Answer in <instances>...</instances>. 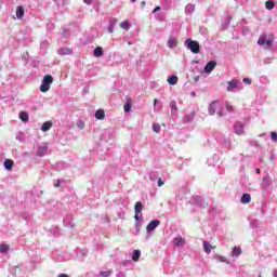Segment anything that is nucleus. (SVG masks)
I'll return each mask as SVG.
<instances>
[{"label":"nucleus","mask_w":277,"mask_h":277,"mask_svg":"<svg viewBox=\"0 0 277 277\" xmlns=\"http://www.w3.org/2000/svg\"><path fill=\"white\" fill-rule=\"evenodd\" d=\"M95 118L96 120H105V110L104 109L96 110Z\"/></svg>","instance_id":"obj_13"},{"label":"nucleus","mask_w":277,"mask_h":277,"mask_svg":"<svg viewBox=\"0 0 277 277\" xmlns=\"http://www.w3.org/2000/svg\"><path fill=\"white\" fill-rule=\"evenodd\" d=\"M107 31L108 34H114V27H108Z\"/></svg>","instance_id":"obj_40"},{"label":"nucleus","mask_w":277,"mask_h":277,"mask_svg":"<svg viewBox=\"0 0 277 277\" xmlns=\"http://www.w3.org/2000/svg\"><path fill=\"white\" fill-rule=\"evenodd\" d=\"M259 277H261V273L259 274Z\"/></svg>","instance_id":"obj_50"},{"label":"nucleus","mask_w":277,"mask_h":277,"mask_svg":"<svg viewBox=\"0 0 277 277\" xmlns=\"http://www.w3.org/2000/svg\"><path fill=\"white\" fill-rule=\"evenodd\" d=\"M168 83L170 85H176L179 83V77L176 76H170L168 79H167Z\"/></svg>","instance_id":"obj_15"},{"label":"nucleus","mask_w":277,"mask_h":277,"mask_svg":"<svg viewBox=\"0 0 277 277\" xmlns=\"http://www.w3.org/2000/svg\"><path fill=\"white\" fill-rule=\"evenodd\" d=\"M159 10H161V6H156V8L154 9V14H155V12H159Z\"/></svg>","instance_id":"obj_41"},{"label":"nucleus","mask_w":277,"mask_h":277,"mask_svg":"<svg viewBox=\"0 0 277 277\" xmlns=\"http://www.w3.org/2000/svg\"><path fill=\"white\" fill-rule=\"evenodd\" d=\"M256 173H258V174H261V169H256Z\"/></svg>","instance_id":"obj_48"},{"label":"nucleus","mask_w":277,"mask_h":277,"mask_svg":"<svg viewBox=\"0 0 277 277\" xmlns=\"http://www.w3.org/2000/svg\"><path fill=\"white\" fill-rule=\"evenodd\" d=\"M274 277H277V269L273 273Z\"/></svg>","instance_id":"obj_46"},{"label":"nucleus","mask_w":277,"mask_h":277,"mask_svg":"<svg viewBox=\"0 0 277 277\" xmlns=\"http://www.w3.org/2000/svg\"><path fill=\"white\" fill-rule=\"evenodd\" d=\"M60 185H61V182L58 180L57 183L54 184V187H60Z\"/></svg>","instance_id":"obj_44"},{"label":"nucleus","mask_w":277,"mask_h":277,"mask_svg":"<svg viewBox=\"0 0 277 277\" xmlns=\"http://www.w3.org/2000/svg\"><path fill=\"white\" fill-rule=\"evenodd\" d=\"M157 103H159V100L155 98V100H154V107L157 106Z\"/></svg>","instance_id":"obj_43"},{"label":"nucleus","mask_w":277,"mask_h":277,"mask_svg":"<svg viewBox=\"0 0 277 277\" xmlns=\"http://www.w3.org/2000/svg\"><path fill=\"white\" fill-rule=\"evenodd\" d=\"M25 16V9L23 6H17L16 9V17L23 18Z\"/></svg>","instance_id":"obj_19"},{"label":"nucleus","mask_w":277,"mask_h":277,"mask_svg":"<svg viewBox=\"0 0 277 277\" xmlns=\"http://www.w3.org/2000/svg\"><path fill=\"white\" fill-rule=\"evenodd\" d=\"M3 164H4L5 170L11 171L12 168H14V160H12V159H5L4 162H3Z\"/></svg>","instance_id":"obj_11"},{"label":"nucleus","mask_w":277,"mask_h":277,"mask_svg":"<svg viewBox=\"0 0 277 277\" xmlns=\"http://www.w3.org/2000/svg\"><path fill=\"white\" fill-rule=\"evenodd\" d=\"M274 41L272 40V39H266V41H265V44H266V47H272V43H273Z\"/></svg>","instance_id":"obj_37"},{"label":"nucleus","mask_w":277,"mask_h":277,"mask_svg":"<svg viewBox=\"0 0 277 277\" xmlns=\"http://www.w3.org/2000/svg\"><path fill=\"white\" fill-rule=\"evenodd\" d=\"M219 259H220V261H222V263L226 262V258H224V256H220Z\"/></svg>","instance_id":"obj_42"},{"label":"nucleus","mask_w":277,"mask_h":277,"mask_svg":"<svg viewBox=\"0 0 277 277\" xmlns=\"http://www.w3.org/2000/svg\"><path fill=\"white\" fill-rule=\"evenodd\" d=\"M159 224H161V221H159V220H154V221H151V222L147 225V227H146L147 233H153V230H155V228H157V226H159Z\"/></svg>","instance_id":"obj_5"},{"label":"nucleus","mask_w":277,"mask_h":277,"mask_svg":"<svg viewBox=\"0 0 277 277\" xmlns=\"http://www.w3.org/2000/svg\"><path fill=\"white\" fill-rule=\"evenodd\" d=\"M166 182H163V180L159 179L158 180V187H161L162 185H164Z\"/></svg>","instance_id":"obj_38"},{"label":"nucleus","mask_w":277,"mask_h":277,"mask_svg":"<svg viewBox=\"0 0 277 277\" xmlns=\"http://www.w3.org/2000/svg\"><path fill=\"white\" fill-rule=\"evenodd\" d=\"M194 116H196V111H192L189 115H185L183 118L184 122H194Z\"/></svg>","instance_id":"obj_12"},{"label":"nucleus","mask_w":277,"mask_h":277,"mask_svg":"<svg viewBox=\"0 0 277 277\" xmlns=\"http://www.w3.org/2000/svg\"><path fill=\"white\" fill-rule=\"evenodd\" d=\"M19 120H22V122H29V114H27L26 111H21Z\"/></svg>","instance_id":"obj_18"},{"label":"nucleus","mask_w":277,"mask_h":277,"mask_svg":"<svg viewBox=\"0 0 277 277\" xmlns=\"http://www.w3.org/2000/svg\"><path fill=\"white\" fill-rule=\"evenodd\" d=\"M275 5L274 1L268 0L265 2L266 10H274Z\"/></svg>","instance_id":"obj_25"},{"label":"nucleus","mask_w":277,"mask_h":277,"mask_svg":"<svg viewBox=\"0 0 277 277\" xmlns=\"http://www.w3.org/2000/svg\"><path fill=\"white\" fill-rule=\"evenodd\" d=\"M93 55L95 57H101L103 55V48H101V47L95 48Z\"/></svg>","instance_id":"obj_23"},{"label":"nucleus","mask_w":277,"mask_h":277,"mask_svg":"<svg viewBox=\"0 0 277 277\" xmlns=\"http://www.w3.org/2000/svg\"><path fill=\"white\" fill-rule=\"evenodd\" d=\"M239 254H241V248L234 247V250L232 251V256H239Z\"/></svg>","instance_id":"obj_24"},{"label":"nucleus","mask_w":277,"mask_h":277,"mask_svg":"<svg viewBox=\"0 0 277 277\" xmlns=\"http://www.w3.org/2000/svg\"><path fill=\"white\" fill-rule=\"evenodd\" d=\"M142 256V252L140 250H134L132 253V261H140V258Z\"/></svg>","instance_id":"obj_21"},{"label":"nucleus","mask_w":277,"mask_h":277,"mask_svg":"<svg viewBox=\"0 0 277 277\" xmlns=\"http://www.w3.org/2000/svg\"><path fill=\"white\" fill-rule=\"evenodd\" d=\"M216 66H217V63H215L214 61H210L209 63H207L205 67V72H208V74L213 72Z\"/></svg>","instance_id":"obj_8"},{"label":"nucleus","mask_w":277,"mask_h":277,"mask_svg":"<svg viewBox=\"0 0 277 277\" xmlns=\"http://www.w3.org/2000/svg\"><path fill=\"white\" fill-rule=\"evenodd\" d=\"M52 127H53V123L51 121H45L41 127V131L43 132L51 131Z\"/></svg>","instance_id":"obj_16"},{"label":"nucleus","mask_w":277,"mask_h":277,"mask_svg":"<svg viewBox=\"0 0 277 277\" xmlns=\"http://www.w3.org/2000/svg\"><path fill=\"white\" fill-rule=\"evenodd\" d=\"M141 5H142V8H145L146 6V1H142Z\"/></svg>","instance_id":"obj_45"},{"label":"nucleus","mask_w":277,"mask_h":277,"mask_svg":"<svg viewBox=\"0 0 277 277\" xmlns=\"http://www.w3.org/2000/svg\"><path fill=\"white\" fill-rule=\"evenodd\" d=\"M215 247L211 246V243L203 241V250L207 254H211V250H213Z\"/></svg>","instance_id":"obj_14"},{"label":"nucleus","mask_w":277,"mask_h":277,"mask_svg":"<svg viewBox=\"0 0 277 277\" xmlns=\"http://www.w3.org/2000/svg\"><path fill=\"white\" fill-rule=\"evenodd\" d=\"M142 209H144V206L142 205L141 201H137L134 206V211H135V220H140V213H142Z\"/></svg>","instance_id":"obj_7"},{"label":"nucleus","mask_w":277,"mask_h":277,"mask_svg":"<svg viewBox=\"0 0 277 277\" xmlns=\"http://www.w3.org/2000/svg\"><path fill=\"white\" fill-rule=\"evenodd\" d=\"M8 250H10V245H0V252H2V254H5Z\"/></svg>","instance_id":"obj_27"},{"label":"nucleus","mask_w":277,"mask_h":277,"mask_svg":"<svg viewBox=\"0 0 277 277\" xmlns=\"http://www.w3.org/2000/svg\"><path fill=\"white\" fill-rule=\"evenodd\" d=\"M234 133H236V135H246V129L241 121L234 123Z\"/></svg>","instance_id":"obj_3"},{"label":"nucleus","mask_w":277,"mask_h":277,"mask_svg":"<svg viewBox=\"0 0 277 277\" xmlns=\"http://www.w3.org/2000/svg\"><path fill=\"white\" fill-rule=\"evenodd\" d=\"M271 140H273L274 142H277V133L276 132L271 133Z\"/></svg>","instance_id":"obj_35"},{"label":"nucleus","mask_w":277,"mask_h":277,"mask_svg":"<svg viewBox=\"0 0 277 277\" xmlns=\"http://www.w3.org/2000/svg\"><path fill=\"white\" fill-rule=\"evenodd\" d=\"M83 3H85L87 5H92V0H83Z\"/></svg>","instance_id":"obj_39"},{"label":"nucleus","mask_w":277,"mask_h":277,"mask_svg":"<svg viewBox=\"0 0 277 277\" xmlns=\"http://www.w3.org/2000/svg\"><path fill=\"white\" fill-rule=\"evenodd\" d=\"M173 243H174V246L183 247V246H185V239L183 237H181V236L175 237L173 239Z\"/></svg>","instance_id":"obj_9"},{"label":"nucleus","mask_w":277,"mask_h":277,"mask_svg":"<svg viewBox=\"0 0 277 277\" xmlns=\"http://www.w3.org/2000/svg\"><path fill=\"white\" fill-rule=\"evenodd\" d=\"M242 81L243 83H247V85H250L252 83V80H250V78H243Z\"/></svg>","instance_id":"obj_36"},{"label":"nucleus","mask_w":277,"mask_h":277,"mask_svg":"<svg viewBox=\"0 0 277 277\" xmlns=\"http://www.w3.org/2000/svg\"><path fill=\"white\" fill-rule=\"evenodd\" d=\"M51 83H53V76L45 75L43 77V83L40 85V92H49L51 90Z\"/></svg>","instance_id":"obj_1"},{"label":"nucleus","mask_w":277,"mask_h":277,"mask_svg":"<svg viewBox=\"0 0 277 277\" xmlns=\"http://www.w3.org/2000/svg\"><path fill=\"white\" fill-rule=\"evenodd\" d=\"M251 200H252V196H250V194H243L240 199V202L242 205H249V202H251Z\"/></svg>","instance_id":"obj_10"},{"label":"nucleus","mask_w":277,"mask_h":277,"mask_svg":"<svg viewBox=\"0 0 277 277\" xmlns=\"http://www.w3.org/2000/svg\"><path fill=\"white\" fill-rule=\"evenodd\" d=\"M225 107H226V111H229V113L235 111V108L233 107V104H230L228 102H226Z\"/></svg>","instance_id":"obj_31"},{"label":"nucleus","mask_w":277,"mask_h":277,"mask_svg":"<svg viewBox=\"0 0 277 277\" xmlns=\"http://www.w3.org/2000/svg\"><path fill=\"white\" fill-rule=\"evenodd\" d=\"M120 27L121 29H124L126 31H129L130 27H131V24H129L127 21L126 22H122L120 24Z\"/></svg>","instance_id":"obj_26"},{"label":"nucleus","mask_w":277,"mask_h":277,"mask_svg":"<svg viewBox=\"0 0 277 277\" xmlns=\"http://www.w3.org/2000/svg\"><path fill=\"white\" fill-rule=\"evenodd\" d=\"M266 40H267V35H263V36H261V37L259 38L258 44H259L260 47H263V45H265Z\"/></svg>","instance_id":"obj_22"},{"label":"nucleus","mask_w":277,"mask_h":277,"mask_svg":"<svg viewBox=\"0 0 277 277\" xmlns=\"http://www.w3.org/2000/svg\"><path fill=\"white\" fill-rule=\"evenodd\" d=\"M220 104V101H213L208 107V111L210 116H214L215 111L217 109V105Z\"/></svg>","instance_id":"obj_4"},{"label":"nucleus","mask_w":277,"mask_h":277,"mask_svg":"<svg viewBox=\"0 0 277 277\" xmlns=\"http://www.w3.org/2000/svg\"><path fill=\"white\" fill-rule=\"evenodd\" d=\"M153 131L155 133H159L161 131V126L159 123H154L153 124Z\"/></svg>","instance_id":"obj_30"},{"label":"nucleus","mask_w":277,"mask_h":277,"mask_svg":"<svg viewBox=\"0 0 277 277\" xmlns=\"http://www.w3.org/2000/svg\"><path fill=\"white\" fill-rule=\"evenodd\" d=\"M135 1H137V0H131L132 3H135Z\"/></svg>","instance_id":"obj_49"},{"label":"nucleus","mask_w":277,"mask_h":277,"mask_svg":"<svg viewBox=\"0 0 277 277\" xmlns=\"http://www.w3.org/2000/svg\"><path fill=\"white\" fill-rule=\"evenodd\" d=\"M100 276H102V277H110L111 276V271L101 272Z\"/></svg>","instance_id":"obj_32"},{"label":"nucleus","mask_w":277,"mask_h":277,"mask_svg":"<svg viewBox=\"0 0 277 277\" xmlns=\"http://www.w3.org/2000/svg\"><path fill=\"white\" fill-rule=\"evenodd\" d=\"M185 44H186L187 49H189V51H192V53H200V43H198V41L187 39L185 41Z\"/></svg>","instance_id":"obj_2"},{"label":"nucleus","mask_w":277,"mask_h":277,"mask_svg":"<svg viewBox=\"0 0 277 277\" xmlns=\"http://www.w3.org/2000/svg\"><path fill=\"white\" fill-rule=\"evenodd\" d=\"M217 116H219V118H222V116H224V115H222V113H217Z\"/></svg>","instance_id":"obj_47"},{"label":"nucleus","mask_w":277,"mask_h":277,"mask_svg":"<svg viewBox=\"0 0 277 277\" xmlns=\"http://www.w3.org/2000/svg\"><path fill=\"white\" fill-rule=\"evenodd\" d=\"M47 153V148L44 147H40L38 150H37V155L38 157H44V154Z\"/></svg>","instance_id":"obj_29"},{"label":"nucleus","mask_w":277,"mask_h":277,"mask_svg":"<svg viewBox=\"0 0 277 277\" xmlns=\"http://www.w3.org/2000/svg\"><path fill=\"white\" fill-rule=\"evenodd\" d=\"M239 85V80H232L227 82V92H234Z\"/></svg>","instance_id":"obj_6"},{"label":"nucleus","mask_w":277,"mask_h":277,"mask_svg":"<svg viewBox=\"0 0 277 277\" xmlns=\"http://www.w3.org/2000/svg\"><path fill=\"white\" fill-rule=\"evenodd\" d=\"M70 53H72V50L68 48H61L58 50V55H70Z\"/></svg>","instance_id":"obj_20"},{"label":"nucleus","mask_w":277,"mask_h":277,"mask_svg":"<svg viewBox=\"0 0 277 277\" xmlns=\"http://www.w3.org/2000/svg\"><path fill=\"white\" fill-rule=\"evenodd\" d=\"M77 126H78L79 129H85V122H83V121H79L77 123Z\"/></svg>","instance_id":"obj_34"},{"label":"nucleus","mask_w":277,"mask_h":277,"mask_svg":"<svg viewBox=\"0 0 277 277\" xmlns=\"http://www.w3.org/2000/svg\"><path fill=\"white\" fill-rule=\"evenodd\" d=\"M170 108L172 111H179V107L176 106V101L170 102Z\"/></svg>","instance_id":"obj_28"},{"label":"nucleus","mask_w":277,"mask_h":277,"mask_svg":"<svg viewBox=\"0 0 277 277\" xmlns=\"http://www.w3.org/2000/svg\"><path fill=\"white\" fill-rule=\"evenodd\" d=\"M123 110H124L126 113L131 111V103H126V104L123 105Z\"/></svg>","instance_id":"obj_33"},{"label":"nucleus","mask_w":277,"mask_h":277,"mask_svg":"<svg viewBox=\"0 0 277 277\" xmlns=\"http://www.w3.org/2000/svg\"><path fill=\"white\" fill-rule=\"evenodd\" d=\"M169 49H175L176 47V38L170 37L168 42H167Z\"/></svg>","instance_id":"obj_17"}]
</instances>
